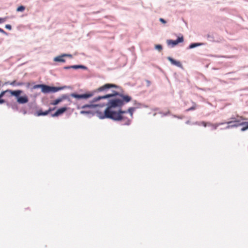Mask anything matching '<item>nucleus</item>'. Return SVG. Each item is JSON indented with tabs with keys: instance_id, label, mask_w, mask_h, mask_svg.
<instances>
[{
	"instance_id": "23",
	"label": "nucleus",
	"mask_w": 248,
	"mask_h": 248,
	"mask_svg": "<svg viewBox=\"0 0 248 248\" xmlns=\"http://www.w3.org/2000/svg\"><path fill=\"white\" fill-rule=\"evenodd\" d=\"M201 124H202L204 127H206L207 125L210 126V125H211V124L210 123H206L205 122L203 121L201 123Z\"/></svg>"
},
{
	"instance_id": "5",
	"label": "nucleus",
	"mask_w": 248,
	"mask_h": 248,
	"mask_svg": "<svg viewBox=\"0 0 248 248\" xmlns=\"http://www.w3.org/2000/svg\"><path fill=\"white\" fill-rule=\"evenodd\" d=\"M112 88H117L118 86L115 84L107 83L97 89L95 92H104L105 93H107L108 90Z\"/></svg>"
},
{
	"instance_id": "11",
	"label": "nucleus",
	"mask_w": 248,
	"mask_h": 248,
	"mask_svg": "<svg viewBox=\"0 0 248 248\" xmlns=\"http://www.w3.org/2000/svg\"><path fill=\"white\" fill-rule=\"evenodd\" d=\"M66 109H67L66 108H65V107L61 108L58 109L55 113H54L52 115V117L58 116L59 115L64 113L66 110Z\"/></svg>"
},
{
	"instance_id": "7",
	"label": "nucleus",
	"mask_w": 248,
	"mask_h": 248,
	"mask_svg": "<svg viewBox=\"0 0 248 248\" xmlns=\"http://www.w3.org/2000/svg\"><path fill=\"white\" fill-rule=\"evenodd\" d=\"M93 93H86L83 94H78L75 93H73L70 94L71 96L76 98H77V99H81V98L87 99V98H90V97L93 96Z\"/></svg>"
},
{
	"instance_id": "2",
	"label": "nucleus",
	"mask_w": 248,
	"mask_h": 248,
	"mask_svg": "<svg viewBox=\"0 0 248 248\" xmlns=\"http://www.w3.org/2000/svg\"><path fill=\"white\" fill-rule=\"evenodd\" d=\"M114 114L113 117L114 118H110L109 119L116 121H121L123 124L124 125H129L130 124L132 118H130L129 116H127L126 111L119 110L118 113Z\"/></svg>"
},
{
	"instance_id": "29",
	"label": "nucleus",
	"mask_w": 248,
	"mask_h": 248,
	"mask_svg": "<svg viewBox=\"0 0 248 248\" xmlns=\"http://www.w3.org/2000/svg\"><path fill=\"white\" fill-rule=\"evenodd\" d=\"M5 103V100L0 97V104Z\"/></svg>"
},
{
	"instance_id": "15",
	"label": "nucleus",
	"mask_w": 248,
	"mask_h": 248,
	"mask_svg": "<svg viewBox=\"0 0 248 248\" xmlns=\"http://www.w3.org/2000/svg\"><path fill=\"white\" fill-rule=\"evenodd\" d=\"M63 55L60 56L56 57L54 58V61L55 62H65V60L63 59Z\"/></svg>"
},
{
	"instance_id": "31",
	"label": "nucleus",
	"mask_w": 248,
	"mask_h": 248,
	"mask_svg": "<svg viewBox=\"0 0 248 248\" xmlns=\"http://www.w3.org/2000/svg\"><path fill=\"white\" fill-rule=\"evenodd\" d=\"M64 57L68 56L69 57H72V55L70 54H63Z\"/></svg>"
},
{
	"instance_id": "14",
	"label": "nucleus",
	"mask_w": 248,
	"mask_h": 248,
	"mask_svg": "<svg viewBox=\"0 0 248 248\" xmlns=\"http://www.w3.org/2000/svg\"><path fill=\"white\" fill-rule=\"evenodd\" d=\"M52 110L51 108H49L48 110H46L45 112H42V110H39L37 112V115L38 116H41V115H47L49 112H50Z\"/></svg>"
},
{
	"instance_id": "32",
	"label": "nucleus",
	"mask_w": 248,
	"mask_h": 248,
	"mask_svg": "<svg viewBox=\"0 0 248 248\" xmlns=\"http://www.w3.org/2000/svg\"><path fill=\"white\" fill-rule=\"evenodd\" d=\"M241 119H243V120H245V118H243L242 117H240Z\"/></svg>"
},
{
	"instance_id": "3",
	"label": "nucleus",
	"mask_w": 248,
	"mask_h": 248,
	"mask_svg": "<svg viewBox=\"0 0 248 248\" xmlns=\"http://www.w3.org/2000/svg\"><path fill=\"white\" fill-rule=\"evenodd\" d=\"M240 121L236 120H233L231 121H229L226 123V124H230L232 123H235L234 124L231 125H228L227 128H230V127H237L239 125H245L244 127H243L241 129V130L242 131H246V130L248 129V122H243L241 124H239Z\"/></svg>"
},
{
	"instance_id": "21",
	"label": "nucleus",
	"mask_w": 248,
	"mask_h": 248,
	"mask_svg": "<svg viewBox=\"0 0 248 248\" xmlns=\"http://www.w3.org/2000/svg\"><path fill=\"white\" fill-rule=\"evenodd\" d=\"M25 7L24 6H20L16 9L17 12H23L24 11Z\"/></svg>"
},
{
	"instance_id": "20",
	"label": "nucleus",
	"mask_w": 248,
	"mask_h": 248,
	"mask_svg": "<svg viewBox=\"0 0 248 248\" xmlns=\"http://www.w3.org/2000/svg\"><path fill=\"white\" fill-rule=\"evenodd\" d=\"M196 107H197L196 104L195 103H193V105L192 106V107H191L190 108L187 109L186 111H189L194 110V109H195L196 108Z\"/></svg>"
},
{
	"instance_id": "19",
	"label": "nucleus",
	"mask_w": 248,
	"mask_h": 248,
	"mask_svg": "<svg viewBox=\"0 0 248 248\" xmlns=\"http://www.w3.org/2000/svg\"><path fill=\"white\" fill-rule=\"evenodd\" d=\"M202 44H200V43H193V44H191L190 45V46H189V48L191 49V48H193L196 46H201Z\"/></svg>"
},
{
	"instance_id": "12",
	"label": "nucleus",
	"mask_w": 248,
	"mask_h": 248,
	"mask_svg": "<svg viewBox=\"0 0 248 248\" xmlns=\"http://www.w3.org/2000/svg\"><path fill=\"white\" fill-rule=\"evenodd\" d=\"M167 59L171 62L172 64L176 65L177 66H180L181 65V64L180 62L176 61V60H174L173 59L170 57H168Z\"/></svg>"
},
{
	"instance_id": "24",
	"label": "nucleus",
	"mask_w": 248,
	"mask_h": 248,
	"mask_svg": "<svg viewBox=\"0 0 248 248\" xmlns=\"http://www.w3.org/2000/svg\"><path fill=\"white\" fill-rule=\"evenodd\" d=\"M44 84H37L33 86L34 89H37V88H41V91L42 90L43 86Z\"/></svg>"
},
{
	"instance_id": "9",
	"label": "nucleus",
	"mask_w": 248,
	"mask_h": 248,
	"mask_svg": "<svg viewBox=\"0 0 248 248\" xmlns=\"http://www.w3.org/2000/svg\"><path fill=\"white\" fill-rule=\"evenodd\" d=\"M98 105H84L82 107V108L86 109L89 108L90 109L88 110H82L80 111L81 114H91L93 113V111L91 110V109H93Z\"/></svg>"
},
{
	"instance_id": "18",
	"label": "nucleus",
	"mask_w": 248,
	"mask_h": 248,
	"mask_svg": "<svg viewBox=\"0 0 248 248\" xmlns=\"http://www.w3.org/2000/svg\"><path fill=\"white\" fill-rule=\"evenodd\" d=\"M79 68H85V67L82 65H73L64 67L65 69L74 68L77 69Z\"/></svg>"
},
{
	"instance_id": "30",
	"label": "nucleus",
	"mask_w": 248,
	"mask_h": 248,
	"mask_svg": "<svg viewBox=\"0 0 248 248\" xmlns=\"http://www.w3.org/2000/svg\"><path fill=\"white\" fill-rule=\"evenodd\" d=\"M0 32L3 33H5V31L2 29L0 28Z\"/></svg>"
},
{
	"instance_id": "10",
	"label": "nucleus",
	"mask_w": 248,
	"mask_h": 248,
	"mask_svg": "<svg viewBox=\"0 0 248 248\" xmlns=\"http://www.w3.org/2000/svg\"><path fill=\"white\" fill-rule=\"evenodd\" d=\"M17 98V102L19 104H25L29 101L28 97L27 95H25L22 96H18Z\"/></svg>"
},
{
	"instance_id": "17",
	"label": "nucleus",
	"mask_w": 248,
	"mask_h": 248,
	"mask_svg": "<svg viewBox=\"0 0 248 248\" xmlns=\"http://www.w3.org/2000/svg\"><path fill=\"white\" fill-rule=\"evenodd\" d=\"M5 84H9L10 85H12V86H15V85L21 86L23 84V83H21V82L16 83V80H14L11 82H6Z\"/></svg>"
},
{
	"instance_id": "6",
	"label": "nucleus",
	"mask_w": 248,
	"mask_h": 248,
	"mask_svg": "<svg viewBox=\"0 0 248 248\" xmlns=\"http://www.w3.org/2000/svg\"><path fill=\"white\" fill-rule=\"evenodd\" d=\"M6 93H10L11 95L15 96L16 97H17L22 93V91L21 90H16V91L6 90L5 91H2L0 93V97L2 98Z\"/></svg>"
},
{
	"instance_id": "25",
	"label": "nucleus",
	"mask_w": 248,
	"mask_h": 248,
	"mask_svg": "<svg viewBox=\"0 0 248 248\" xmlns=\"http://www.w3.org/2000/svg\"><path fill=\"white\" fill-rule=\"evenodd\" d=\"M155 47L156 49H158L159 51H161L162 49V47L160 45H155Z\"/></svg>"
},
{
	"instance_id": "16",
	"label": "nucleus",
	"mask_w": 248,
	"mask_h": 248,
	"mask_svg": "<svg viewBox=\"0 0 248 248\" xmlns=\"http://www.w3.org/2000/svg\"><path fill=\"white\" fill-rule=\"evenodd\" d=\"M134 110H135L134 108H129L128 109V110L127 112V113L128 112L129 113V116H130V118H133V112Z\"/></svg>"
},
{
	"instance_id": "4",
	"label": "nucleus",
	"mask_w": 248,
	"mask_h": 248,
	"mask_svg": "<svg viewBox=\"0 0 248 248\" xmlns=\"http://www.w3.org/2000/svg\"><path fill=\"white\" fill-rule=\"evenodd\" d=\"M62 88L51 87L48 85H44L42 92L43 93H55L61 90Z\"/></svg>"
},
{
	"instance_id": "1",
	"label": "nucleus",
	"mask_w": 248,
	"mask_h": 248,
	"mask_svg": "<svg viewBox=\"0 0 248 248\" xmlns=\"http://www.w3.org/2000/svg\"><path fill=\"white\" fill-rule=\"evenodd\" d=\"M116 96L114 98L111 99L108 101L107 103V108L104 112L96 111L97 116L100 119L114 118L113 116L114 113H117L118 111L114 110L115 108H120L123 106L124 103H128L131 100V97L127 95H124L113 91L111 93H108L103 96H99L93 98V102H95L99 101L102 99L108 98L111 97Z\"/></svg>"
},
{
	"instance_id": "27",
	"label": "nucleus",
	"mask_w": 248,
	"mask_h": 248,
	"mask_svg": "<svg viewBox=\"0 0 248 248\" xmlns=\"http://www.w3.org/2000/svg\"><path fill=\"white\" fill-rule=\"evenodd\" d=\"M5 28L7 29H8L9 30H11V29H12V27L9 24H7L5 25Z\"/></svg>"
},
{
	"instance_id": "22",
	"label": "nucleus",
	"mask_w": 248,
	"mask_h": 248,
	"mask_svg": "<svg viewBox=\"0 0 248 248\" xmlns=\"http://www.w3.org/2000/svg\"><path fill=\"white\" fill-rule=\"evenodd\" d=\"M224 124V123H219V124H211V125H210V126H213V127L215 129H216L217 128L218 126H219L220 125L223 124Z\"/></svg>"
},
{
	"instance_id": "26",
	"label": "nucleus",
	"mask_w": 248,
	"mask_h": 248,
	"mask_svg": "<svg viewBox=\"0 0 248 248\" xmlns=\"http://www.w3.org/2000/svg\"><path fill=\"white\" fill-rule=\"evenodd\" d=\"M7 18H8L7 17L4 18H0V23L4 22L7 19Z\"/></svg>"
},
{
	"instance_id": "13",
	"label": "nucleus",
	"mask_w": 248,
	"mask_h": 248,
	"mask_svg": "<svg viewBox=\"0 0 248 248\" xmlns=\"http://www.w3.org/2000/svg\"><path fill=\"white\" fill-rule=\"evenodd\" d=\"M66 95H63L61 98H58L51 103V105H56L62 102L63 99H66Z\"/></svg>"
},
{
	"instance_id": "8",
	"label": "nucleus",
	"mask_w": 248,
	"mask_h": 248,
	"mask_svg": "<svg viewBox=\"0 0 248 248\" xmlns=\"http://www.w3.org/2000/svg\"><path fill=\"white\" fill-rule=\"evenodd\" d=\"M184 41V38L183 36L179 37L177 40H167V43L168 46H170L171 47H174L179 43H182Z\"/></svg>"
},
{
	"instance_id": "28",
	"label": "nucleus",
	"mask_w": 248,
	"mask_h": 248,
	"mask_svg": "<svg viewBox=\"0 0 248 248\" xmlns=\"http://www.w3.org/2000/svg\"><path fill=\"white\" fill-rule=\"evenodd\" d=\"M159 21L160 22H161L162 23H163V24H165L166 23V21L164 19H163L162 18H160L159 19Z\"/></svg>"
}]
</instances>
